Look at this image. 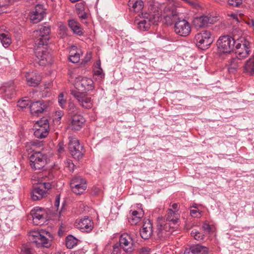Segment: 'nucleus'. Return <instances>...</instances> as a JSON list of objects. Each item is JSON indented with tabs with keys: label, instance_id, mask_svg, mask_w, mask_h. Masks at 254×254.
<instances>
[{
	"label": "nucleus",
	"instance_id": "16",
	"mask_svg": "<svg viewBox=\"0 0 254 254\" xmlns=\"http://www.w3.org/2000/svg\"><path fill=\"white\" fill-rule=\"evenodd\" d=\"M75 225L76 228L81 231L87 233L91 232L93 228V223L88 216H84L83 218L76 220Z\"/></svg>",
	"mask_w": 254,
	"mask_h": 254
},
{
	"label": "nucleus",
	"instance_id": "34",
	"mask_svg": "<svg viewBox=\"0 0 254 254\" xmlns=\"http://www.w3.org/2000/svg\"><path fill=\"white\" fill-rule=\"evenodd\" d=\"M21 254H34V250L27 245H23L21 248Z\"/></svg>",
	"mask_w": 254,
	"mask_h": 254
},
{
	"label": "nucleus",
	"instance_id": "41",
	"mask_svg": "<svg viewBox=\"0 0 254 254\" xmlns=\"http://www.w3.org/2000/svg\"><path fill=\"white\" fill-rule=\"evenodd\" d=\"M29 105V101L26 100H20L18 102V106L22 108H25Z\"/></svg>",
	"mask_w": 254,
	"mask_h": 254
},
{
	"label": "nucleus",
	"instance_id": "55",
	"mask_svg": "<svg viewBox=\"0 0 254 254\" xmlns=\"http://www.w3.org/2000/svg\"><path fill=\"white\" fill-rule=\"evenodd\" d=\"M247 23L254 30V19H249Z\"/></svg>",
	"mask_w": 254,
	"mask_h": 254
},
{
	"label": "nucleus",
	"instance_id": "48",
	"mask_svg": "<svg viewBox=\"0 0 254 254\" xmlns=\"http://www.w3.org/2000/svg\"><path fill=\"white\" fill-rule=\"evenodd\" d=\"M94 72L95 75H98L100 77H102L104 76V74L103 73V70L101 68L95 69Z\"/></svg>",
	"mask_w": 254,
	"mask_h": 254
},
{
	"label": "nucleus",
	"instance_id": "50",
	"mask_svg": "<svg viewBox=\"0 0 254 254\" xmlns=\"http://www.w3.org/2000/svg\"><path fill=\"white\" fill-rule=\"evenodd\" d=\"M78 17L82 20L85 19L87 17V14L85 11L77 12Z\"/></svg>",
	"mask_w": 254,
	"mask_h": 254
},
{
	"label": "nucleus",
	"instance_id": "22",
	"mask_svg": "<svg viewBox=\"0 0 254 254\" xmlns=\"http://www.w3.org/2000/svg\"><path fill=\"white\" fill-rule=\"evenodd\" d=\"M143 214L142 209L138 210H131L128 217V222L132 225H136L140 221L141 218L143 217Z\"/></svg>",
	"mask_w": 254,
	"mask_h": 254
},
{
	"label": "nucleus",
	"instance_id": "18",
	"mask_svg": "<svg viewBox=\"0 0 254 254\" xmlns=\"http://www.w3.org/2000/svg\"><path fill=\"white\" fill-rule=\"evenodd\" d=\"M0 92L8 99L11 98L15 93V85L13 81L4 83L0 88Z\"/></svg>",
	"mask_w": 254,
	"mask_h": 254
},
{
	"label": "nucleus",
	"instance_id": "17",
	"mask_svg": "<svg viewBox=\"0 0 254 254\" xmlns=\"http://www.w3.org/2000/svg\"><path fill=\"white\" fill-rule=\"evenodd\" d=\"M45 14V12L43 6L37 4L30 14V20L33 23H37L43 19Z\"/></svg>",
	"mask_w": 254,
	"mask_h": 254
},
{
	"label": "nucleus",
	"instance_id": "7",
	"mask_svg": "<svg viewBox=\"0 0 254 254\" xmlns=\"http://www.w3.org/2000/svg\"><path fill=\"white\" fill-rule=\"evenodd\" d=\"M196 46L201 50L208 49L213 42L210 31L203 30L197 33L194 36Z\"/></svg>",
	"mask_w": 254,
	"mask_h": 254
},
{
	"label": "nucleus",
	"instance_id": "25",
	"mask_svg": "<svg viewBox=\"0 0 254 254\" xmlns=\"http://www.w3.org/2000/svg\"><path fill=\"white\" fill-rule=\"evenodd\" d=\"M47 196V191L42 189L38 185L33 186L31 192V198L33 200H39Z\"/></svg>",
	"mask_w": 254,
	"mask_h": 254
},
{
	"label": "nucleus",
	"instance_id": "21",
	"mask_svg": "<svg viewBox=\"0 0 254 254\" xmlns=\"http://www.w3.org/2000/svg\"><path fill=\"white\" fill-rule=\"evenodd\" d=\"M44 212L43 209L39 207H36L31 211V215L33 218V221L36 225H41L44 222Z\"/></svg>",
	"mask_w": 254,
	"mask_h": 254
},
{
	"label": "nucleus",
	"instance_id": "43",
	"mask_svg": "<svg viewBox=\"0 0 254 254\" xmlns=\"http://www.w3.org/2000/svg\"><path fill=\"white\" fill-rule=\"evenodd\" d=\"M38 185L42 189L46 190L47 191L51 188V185L50 183H41Z\"/></svg>",
	"mask_w": 254,
	"mask_h": 254
},
{
	"label": "nucleus",
	"instance_id": "35",
	"mask_svg": "<svg viewBox=\"0 0 254 254\" xmlns=\"http://www.w3.org/2000/svg\"><path fill=\"white\" fill-rule=\"evenodd\" d=\"M111 254H130L127 253L123 250V248L115 244L113 247V250Z\"/></svg>",
	"mask_w": 254,
	"mask_h": 254
},
{
	"label": "nucleus",
	"instance_id": "38",
	"mask_svg": "<svg viewBox=\"0 0 254 254\" xmlns=\"http://www.w3.org/2000/svg\"><path fill=\"white\" fill-rule=\"evenodd\" d=\"M67 28L65 25H61L60 26L59 35L62 38H64L67 36Z\"/></svg>",
	"mask_w": 254,
	"mask_h": 254
},
{
	"label": "nucleus",
	"instance_id": "15",
	"mask_svg": "<svg viewBox=\"0 0 254 254\" xmlns=\"http://www.w3.org/2000/svg\"><path fill=\"white\" fill-rule=\"evenodd\" d=\"M154 18V14L145 13L139 21H137V20L135 21L139 30L145 31L150 28L152 23H154L155 22Z\"/></svg>",
	"mask_w": 254,
	"mask_h": 254
},
{
	"label": "nucleus",
	"instance_id": "11",
	"mask_svg": "<svg viewBox=\"0 0 254 254\" xmlns=\"http://www.w3.org/2000/svg\"><path fill=\"white\" fill-rule=\"evenodd\" d=\"M68 139V149L71 155L75 159H80L83 156V146L80 144L79 140L74 136H69Z\"/></svg>",
	"mask_w": 254,
	"mask_h": 254
},
{
	"label": "nucleus",
	"instance_id": "63",
	"mask_svg": "<svg viewBox=\"0 0 254 254\" xmlns=\"http://www.w3.org/2000/svg\"><path fill=\"white\" fill-rule=\"evenodd\" d=\"M81 254L80 252L75 251V252H73V253H72L71 254Z\"/></svg>",
	"mask_w": 254,
	"mask_h": 254
},
{
	"label": "nucleus",
	"instance_id": "13",
	"mask_svg": "<svg viewBox=\"0 0 254 254\" xmlns=\"http://www.w3.org/2000/svg\"><path fill=\"white\" fill-rule=\"evenodd\" d=\"M70 187L73 193L76 194H81L86 189L87 184L84 179L77 176L71 180Z\"/></svg>",
	"mask_w": 254,
	"mask_h": 254
},
{
	"label": "nucleus",
	"instance_id": "45",
	"mask_svg": "<svg viewBox=\"0 0 254 254\" xmlns=\"http://www.w3.org/2000/svg\"><path fill=\"white\" fill-rule=\"evenodd\" d=\"M139 252L141 254H150L151 249L148 247H142L139 249Z\"/></svg>",
	"mask_w": 254,
	"mask_h": 254
},
{
	"label": "nucleus",
	"instance_id": "64",
	"mask_svg": "<svg viewBox=\"0 0 254 254\" xmlns=\"http://www.w3.org/2000/svg\"><path fill=\"white\" fill-rule=\"evenodd\" d=\"M165 19H166V21H168V19H170V16H169V15H167V16H166L165 17Z\"/></svg>",
	"mask_w": 254,
	"mask_h": 254
},
{
	"label": "nucleus",
	"instance_id": "5",
	"mask_svg": "<svg viewBox=\"0 0 254 254\" xmlns=\"http://www.w3.org/2000/svg\"><path fill=\"white\" fill-rule=\"evenodd\" d=\"M235 44L237 59L242 60L247 57L250 52V42L244 37L238 36Z\"/></svg>",
	"mask_w": 254,
	"mask_h": 254
},
{
	"label": "nucleus",
	"instance_id": "26",
	"mask_svg": "<svg viewBox=\"0 0 254 254\" xmlns=\"http://www.w3.org/2000/svg\"><path fill=\"white\" fill-rule=\"evenodd\" d=\"M212 21L210 17L202 15L195 18L193 21V23L195 28H200L207 26L209 23H211Z\"/></svg>",
	"mask_w": 254,
	"mask_h": 254
},
{
	"label": "nucleus",
	"instance_id": "4",
	"mask_svg": "<svg viewBox=\"0 0 254 254\" xmlns=\"http://www.w3.org/2000/svg\"><path fill=\"white\" fill-rule=\"evenodd\" d=\"M233 37L229 35H224L219 38L217 41V46L220 52L229 53L233 50L238 36L235 34V31H233Z\"/></svg>",
	"mask_w": 254,
	"mask_h": 254
},
{
	"label": "nucleus",
	"instance_id": "32",
	"mask_svg": "<svg viewBox=\"0 0 254 254\" xmlns=\"http://www.w3.org/2000/svg\"><path fill=\"white\" fill-rule=\"evenodd\" d=\"M77 244V239L72 235L68 236L66 238L65 245L67 248L71 249Z\"/></svg>",
	"mask_w": 254,
	"mask_h": 254
},
{
	"label": "nucleus",
	"instance_id": "14",
	"mask_svg": "<svg viewBox=\"0 0 254 254\" xmlns=\"http://www.w3.org/2000/svg\"><path fill=\"white\" fill-rule=\"evenodd\" d=\"M70 93L75 98L79 104L83 108L90 109L92 107V102L90 97L76 90H71Z\"/></svg>",
	"mask_w": 254,
	"mask_h": 254
},
{
	"label": "nucleus",
	"instance_id": "31",
	"mask_svg": "<svg viewBox=\"0 0 254 254\" xmlns=\"http://www.w3.org/2000/svg\"><path fill=\"white\" fill-rule=\"evenodd\" d=\"M194 254H208V249L200 245H192Z\"/></svg>",
	"mask_w": 254,
	"mask_h": 254
},
{
	"label": "nucleus",
	"instance_id": "20",
	"mask_svg": "<svg viewBox=\"0 0 254 254\" xmlns=\"http://www.w3.org/2000/svg\"><path fill=\"white\" fill-rule=\"evenodd\" d=\"M47 108V105L43 101L33 102L29 106L30 113L33 116H39Z\"/></svg>",
	"mask_w": 254,
	"mask_h": 254
},
{
	"label": "nucleus",
	"instance_id": "62",
	"mask_svg": "<svg viewBox=\"0 0 254 254\" xmlns=\"http://www.w3.org/2000/svg\"><path fill=\"white\" fill-rule=\"evenodd\" d=\"M230 16H231L232 17H233L234 19H235V18H237V14H235V13H232V14L230 15Z\"/></svg>",
	"mask_w": 254,
	"mask_h": 254
},
{
	"label": "nucleus",
	"instance_id": "30",
	"mask_svg": "<svg viewBox=\"0 0 254 254\" xmlns=\"http://www.w3.org/2000/svg\"><path fill=\"white\" fill-rule=\"evenodd\" d=\"M244 71L252 75L254 73V58H250L246 63Z\"/></svg>",
	"mask_w": 254,
	"mask_h": 254
},
{
	"label": "nucleus",
	"instance_id": "49",
	"mask_svg": "<svg viewBox=\"0 0 254 254\" xmlns=\"http://www.w3.org/2000/svg\"><path fill=\"white\" fill-rule=\"evenodd\" d=\"M66 163L67 166L69 168V170L70 171H73L74 165L72 163V161L70 160H68L66 161Z\"/></svg>",
	"mask_w": 254,
	"mask_h": 254
},
{
	"label": "nucleus",
	"instance_id": "56",
	"mask_svg": "<svg viewBox=\"0 0 254 254\" xmlns=\"http://www.w3.org/2000/svg\"><path fill=\"white\" fill-rule=\"evenodd\" d=\"M172 209H173V211H176L177 212H178L179 210V207H178V203H174L172 205Z\"/></svg>",
	"mask_w": 254,
	"mask_h": 254
},
{
	"label": "nucleus",
	"instance_id": "23",
	"mask_svg": "<svg viewBox=\"0 0 254 254\" xmlns=\"http://www.w3.org/2000/svg\"><path fill=\"white\" fill-rule=\"evenodd\" d=\"M152 225L149 220H147L143 223L142 229L140 232V236L145 240L148 239L152 234Z\"/></svg>",
	"mask_w": 254,
	"mask_h": 254
},
{
	"label": "nucleus",
	"instance_id": "3",
	"mask_svg": "<svg viewBox=\"0 0 254 254\" xmlns=\"http://www.w3.org/2000/svg\"><path fill=\"white\" fill-rule=\"evenodd\" d=\"M172 16L174 20H171L168 22V24H171L173 21H175L174 27L175 32L183 37L189 35L191 31L190 25L189 22L183 18L179 17L176 18L177 14L176 13L172 14Z\"/></svg>",
	"mask_w": 254,
	"mask_h": 254
},
{
	"label": "nucleus",
	"instance_id": "58",
	"mask_svg": "<svg viewBox=\"0 0 254 254\" xmlns=\"http://www.w3.org/2000/svg\"><path fill=\"white\" fill-rule=\"evenodd\" d=\"M64 113L62 111H58L56 113V116L58 117L59 119H61L62 117L63 116Z\"/></svg>",
	"mask_w": 254,
	"mask_h": 254
},
{
	"label": "nucleus",
	"instance_id": "10",
	"mask_svg": "<svg viewBox=\"0 0 254 254\" xmlns=\"http://www.w3.org/2000/svg\"><path fill=\"white\" fill-rule=\"evenodd\" d=\"M74 87L77 92L81 93L92 90L94 88L93 81L90 78L78 76L75 79Z\"/></svg>",
	"mask_w": 254,
	"mask_h": 254
},
{
	"label": "nucleus",
	"instance_id": "36",
	"mask_svg": "<svg viewBox=\"0 0 254 254\" xmlns=\"http://www.w3.org/2000/svg\"><path fill=\"white\" fill-rule=\"evenodd\" d=\"M58 101L60 106L64 108L66 103V99L64 98L63 93H61L58 97Z\"/></svg>",
	"mask_w": 254,
	"mask_h": 254
},
{
	"label": "nucleus",
	"instance_id": "57",
	"mask_svg": "<svg viewBox=\"0 0 254 254\" xmlns=\"http://www.w3.org/2000/svg\"><path fill=\"white\" fill-rule=\"evenodd\" d=\"M187 2L192 6H195L196 5V2L194 0H189Z\"/></svg>",
	"mask_w": 254,
	"mask_h": 254
},
{
	"label": "nucleus",
	"instance_id": "12",
	"mask_svg": "<svg viewBox=\"0 0 254 254\" xmlns=\"http://www.w3.org/2000/svg\"><path fill=\"white\" fill-rule=\"evenodd\" d=\"M29 237L30 240L32 242L35 243L38 247H41L48 248L51 245V241L39 232H31L29 233Z\"/></svg>",
	"mask_w": 254,
	"mask_h": 254
},
{
	"label": "nucleus",
	"instance_id": "24",
	"mask_svg": "<svg viewBox=\"0 0 254 254\" xmlns=\"http://www.w3.org/2000/svg\"><path fill=\"white\" fill-rule=\"evenodd\" d=\"M25 78L27 84L33 87L38 85L41 80L40 76L33 72L26 73Z\"/></svg>",
	"mask_w": 254,
	"mask_h": 254
},
{
	"label": "nucleus",
	"instance_id": "60",
	"mask_svg": "<svg viewBox=\"0 0 254 254\" xmlns=\"http://www.w3.org/2000/svg\"><path fill=\"white\" fill-rule=\"evenodd\" d=\"M96 67L97 68V69L98 68H101V63L100 61H98L96 63Z\"/></svg>",
	"mask_w": 254,
	"mask_h": 254
},
{
	"label": "nucleus",
	"instance_id": "6",
	"mask_svg": "<svg viewBox=\"0 0 254 254\" xmlns=\"http://www.w3.org/2000/svg\"><path fill=\"white\" fill-rule=\"evenodd\" d=\"M48 155L42 149L41 151H35L30 156V165L34 170H40L47 164Z\"/></svg>",
	"mask_w": 254,
	"mask_h": 254
},
{
	"label": "nucleus",
	"instance_id": "59",
	"mask_svg": "<svg viewBox=\"0 0 254 254\" xmlns=\"http://www.w3.org/2000/svg\"><path fill=\"white\" fill-rule=\"evenodd\" d=\"M237 58L231 59L230 63L232 62L233 64H237Z\"/></svg>",
	"mask_w": 254,
	"mask_h": 254
},
{
	"label": "nucleus",
	"instance_id": "53",
	"mask_svg": "<svg viewBox=\"0 0 254 254\" xmlns=\"http://www.w3.org/2000/svg\"><path fill=\"white\" fill-rule=\"evenodd\" d=\"M58 152L61 153L64 151V144L63 142H60L58 145Z\"/></svg>",
	"mask_w": 254,
	"mask_h": 254
},
{
	"label": "nucleus",
	"instance_id": "42",
	"mask_svg": "<svg viewBox=\"0 0 254 254\" xmlns=\"http://www.w3.org/2000/svg\"><path fill=\"white\" fill-rule=\"evenodd\" d=\"M228 2L229 5L238 7L242 2V0H228Z\"/></svg>",
	"mask_w": 254,
	"mask_h": 254
},
{
	"label": "nucleus",
	"instance_id": "37",
	"mask_svg": "<svg viewBox=\"0 0 254 254\" xmlns=\"http://www.w3.org/2000/svg\"><path fill=\"white\" fill-rule=\"evenodd\" d=\"M190 235L191 236L193 237L197 241L203 240L204 237L203 234L195 230H192L191 232Z\"/></svg>",
	"mask_w": 254,
	"mask_h": 254
},
{
	"label": "nucleus",
	"instance_id": "46",
	"mask_svg": "<svg viewBox=\"0 0 254 254\" xmlns=\"http://www.w3.org/2000/svg\"><path fill=\"white\" fill-rule=\"evenodd\" d=\"M202 227L203 230L208 233H209L212 230L210 226L206 223H203Z\"/></svg>",
	"mask_w": 254,
	"mask_h": 254
},
{
	"label": "nucleus",
	"instance_id": "40",
	"mask_svg": "<svg viewBox=\"0 0 254 254\" xmlns=\"http://www.w3.org/2000/svg\"><path fill=\"white\" fill-rule=\"evenodd\" d=\"M76 9L77 12L85 11V4L83 2L77 3L76 5Z\"/></svg>",
	"mask_w": 254,
	"mask_h": 254
},
{
	"label": "nucleus",
	"instance_id": "51",
	"mask_svg": "<svg viewBox=\"0 0 254 254\" xmlns=\"http://www.w3.org/2000/svg\"><path fill=\"white\" fill-rule=\"evenodd\" d=\"M184 254H194L192 246H191L189 248L186 249Z\"/></svg>",
	"mask_w": 254,
	"mask_h": 254
},
{
	"label": "nucleus",
	"instance_id": "61",
	"mask_svg": "<svg viewBox=\"0 0 254 254\" xmlns=\"http://www.w3.org/2000/svg\"><path fill=\"white\" fill-rule=\"evenodd\" d=\"M91 55L89 54V56H87V57L86 58V60L85 61V63H87V62H88L90 59H91Z\"/></svg>",
	"mask_w": 254,
	"mask_h": 254
},
{
	"label": "nucleus",
	"instance_id": "27",
	"mask_svg": "<svg viewBox=\"0 0 254 254\" xmlns=\"http://www.w3.org/2000/svg\"><path fill=\"white\" fill-rule=\"evenodd\" d=\"M82 53L81 50L76 46H71L69 50L68 59L72 63H77L80 60V55Z\"/></svg>",
	"mask_w": 254,
	"mask_h": 254
},
{
	"label": "nucleus",
	"instance_id": "29",
	"mask_svg": "<svg viewBox=\"0 0 254 254\" xmlns=\"http://www.w3.org/2000/svg\"><path fill=\"white\" fill-rule=\"evenodd\" d=\"M128 5L131 7L134 11L138 12L143 7V2L141 0H129Z\"/></svg>",
	"mask_w": 254,
	"mask_h": 254
},
{
	"label": "nucleus",
	"instance_id": "47",
	"mask_svg": "<svg viewBox=\"0 0 254 254\" xmlns=\"http://www.w3.org/2000/svg\"><path fill=\"white\" fill-rule=\"evenodd\" d=\"M190 214L191 216L194 217H199L200 215V213L198 212V210L197 209H192L190 211Z\"/></svg>",
	"mask_w": 254,
	"mask_h": 254
},
{
	"label": "nucleus",
	"instance_id": "54",
	"mask_svg": "<svg viewBox=\"0 0 254 254\" xmlns=\"http://www.w3.org/2000/svg\"><path fill=\"white\" fill-rule=\"evenodd\" d=\"M60 200V195H57L56 197V199H55V206L56 207L58 208L59 206Z\"/></svg>",
	"mask_w": 254,
	"mask_h": 254
},
{
	"label": "nucleus",
	"instance_id": "1",
	"mask_svg": "<svg viewBox=\"0 0 254 254\" xmlns=\"http://www.w3.org/2000/svg\"><path fill=\"white\" fill-rule=\"evenodd\" d=\"M50 33V27L46 26H41L33 32L36 60L40 65L43 66L52 62L51 55L47 48Z\"/></svg>",
	"mask_w": 254,
	"mask_h": 254
},
{
	"label": "nucleus",
	"instance_id": "9",
	"mask_svg": "<svg viewBox=\"0 0 254 254\" xmlns=\"http://www.w3.org/2000/svg\"><path fill=\"white\" fill-rule=\"evenodd\" d=\"M116 244L127 253L130 254L134 250V240L131 235L127 233L122 234L120 237L119 243Z\"/></svg>",
	"mask_w": 254,
	"mask_h": 254
},
{
	"label": "nucleus",
	"instance_id": "8",
	"mask_svg": "<svg viewBox=\"0 0 254 254\" xmlns=\"http://www.w3.org/2000/svg\"><path fill=\"white\" fill-rule=\"evenodd\" d=\"M34 135L38 138L46 137L49 132V125L48 120L46 118H42L38 121L34 125Z\"/></svg>",
	"mask_w": 254,
	"mask_h": 254
},
{
	"label": "nucleus",
	"instance_id": "19",
	"mask_svg": "<svg viewBox=\"0 0 254 254\" xmlns=\"http://www.w3.org/2000/svg\"><path fill=\"white\" fill-rule=\"evenodd\" d=\"M85 122L84 118L78 114H75L71 117L69 128L74 131L79 130Z\"/></svg>",
	"mask_w": 254,
	"mask_h": 254
},
{
	"label": "nucleus",
	"instance_id": "52",
	"mask_svg": "<svg viewBox=\"0 0 254 254\" xmlns=\"http://www.w3.org/2000/svg\"><path fill=\"white\" fill-rule=\"evenodd\" d=\"M31 145L33 147H41L43 146V143L41 142H38V141H34L31 142Z\"/></svg>",
	"mask_w": 254,
	"mask_h": 254
},
{
	"label": "nucleus",
	"instance_id": "44",
	"mask_svg": "<svg viewBox=\"0 0 254 254\" xmlns=\"http://www.w3.org/2000/svg\"><path fill=\"white\" fill-rule=\"evenodd\" d=\"M238 68V64H233V63H230L229 66L228 68V70L229 72H235L236 71Z\"/></svg>",
	"mask_w": 254,
	"mask_h": 254
},
{
	"label": "nucleus",
	"instance_id": "39",
	"mask_svg": "<svg viewBox=\"0 0 254 254\" xmlns=\"http://www.w3.org/2000/svg\"><path fill=\"white\" fill-rule=\"evenodd\" d=\"M7 2L6 0H0V14L6 12Z\"/></svg>",
	"mask_w": 254,
	"mask_h": 254
},
{
	"label": "nucleus",
	"instance_id": "28",
	"mask_svg": "<svg viewBox=\"0 0 254 254\" xmlns=\"http://www.w3.org/2000/svg\"><path fill=\"white\" fill-rule=\"evenodd\" d=\"M68 24L74 34L78 36H82L83 34V29L76 20L74 19L68 20Z\"/></svg>",
	"mask_w": 254,
	"mask_h": 254
},
{
	"label": "nucleus",
	"instance_id": "2",
	"mask_svg": "<svg viewBox=\"0 0 254 254\" xmlns=\"http://www.w3.org/2000/svg\"><path fill=\"white\" fill-rule=\"evenodd\" d=\"M180 223V214L172 209H168L165 218L157 219V235L159 237L167 238L179 227Z\"/></svg>",
	"mask_w": 254,
	"mask_h": 254
},
{
	"label": "nucleus",
	"instance_id": "33",
	"mask_svg": "<svg viewBox=\"0 0 254 254\" xmlns=\"http://www.w3.org/2000/svg\"><path fill=\"white\" fill-rule=\"evenodd\" d=\"M68 112L71 115V117L73 115L77 114L78 108L71 102H70L68 104Z\"/></svg>",
	"mask_w": 254,
	"mask_h": 254
}]
</instances>
